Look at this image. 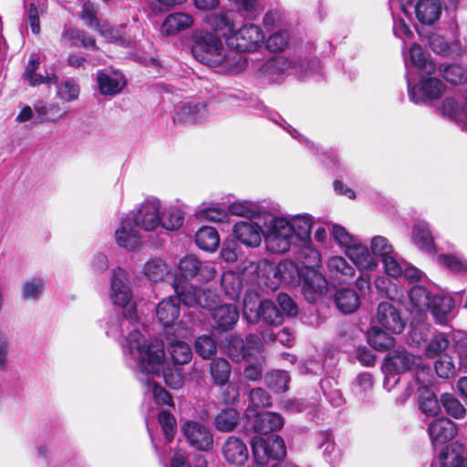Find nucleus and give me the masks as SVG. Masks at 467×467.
Segmentation results:
<instances>
[{
	"label": "nucleus",
	"instance_id": "1",
	"mask_svg": "<svg viewBox=\"0 0 467 467\" xmlns=\"http://www.w3.org/2000/svg\"><path fill=\"white\" fill-rule=\"evenodd\" d=\"M122 348L127 366L134 370L138 379L146 388V393L159 406L174 407L170 393L153 380V377L160 372L165 357L162 342L150 341L141 333L133 331Z\"/></svg>",
	"mask_w": 467,
	"mask_h": 467
},
{
	"label": "nucleus",
	"instance_id": "2",
	"mask_svg": "<svg viewBox=\"0 0 467 467\" xmlns=\"http://www.w3.org/2000/svg\"><path fill=\"white\" fill-rule=\"evenodd\" d=\"M313 218L306 213L286 217H273L264 229L265 248L272 254H285L292 246L304 244L310 238Z\"/></svg>",
	"mask_w": 467,
	"mask_h": 467
},
{
	"label": "nucleus",
	"instance_id": "3",
	"mask_svg": "<svg viewBox=\"0 0 467 467\" xmlns=\"http://www.w3.org/2000/svg\"><path fill=\"white\" fill-rule=\"evenodd\" d=\"M192 53L200 63L223 74H239L247 66L244 55L228 51L217 35L207 31H199L193 35Z\"/></svg>",
	"mask_w": 467,
	"mask_h": 467
},
{
	"label": "nucleus",
	"instance_id": "4",
	"mask_svg": "<svg viewBox=\"0 0 467 467\" xmlns=\"http://www.w3.org/2000/svg\"><path fill=\"white\" fill-rule=\"evenodd\" d=\"M205 22L225 39L230 48L239 51V54L256 51L265 42L263 30L254 24H244L236 30L223 14L207 16Z\"/></svg>",
	"mask_w": 467,
	"mask_h": 467
},
{
	"label": "nucleus",
	"instance_id": "5",
	"mask_svg": "<svg viewBox=\"0 0 467 467\" xmlns=\"http://www.w3.org/2000/svg\"><path fill=\"white\" fill-rule=\"evenodd\" d=\"M320 62L317 58L303 59L299 57H275L268 59L260 68V74L272 83H279L286 75L303 78L317 73Z\"/></svg>",
	"mask_w": 467,
	"mask_h": 467
},
{
	"label": "nucleus",
	"instance_id": "6",
	"mask_svg": "<svg viewBox=\"0 0 467 467\" xmlns=\"http://www.w3.org/2000/svg\"><path fill=\"white\" fill-rule=\"evenodd\" d=\"M330 234L357 268H372L375 266L376 263L369 254L368 247L358 237L351 234L339 224H333Z\"/></svg>",
	"mask_w": 467,
	"mask_h": 467
},
{
	"label": "nucleus",
	"instance_id": "7",
	"mask_svg": "<svg viewBox=\"0 0 467 467\" xmlns=\"http://www.w3.org/2000/svg\"><path fill=\"white\" fill-rule=\"evenodd\" d=\"M251 447L254 461L259 465L281 460L286 454L285 441L276 434L266 437L255 436L251 441Z\"/></svg>",
	"mask_w": 467,
	"mask_h": 467
},
{
	"label": "nucleus",
	"instance_id": "8",
	"mask_svg": "<svg viewBox=\"0 0 467 467\" xmlns=\"http://www.w3.org/2000/svg\"><path fill=\"white\" fill-rule=\"evenodd\" d=\"M408 95L410 99L416 103L438 99L445 92V84L431 75H420L419 83H413L409 73L406 75Z\"/></svg>",
	"mask_w": 467,
	"mask_h": 467
},
{
	"label": "nucleus",
	"instance_id": "9",
	"mask_svg": "<svg viewBox=\"0 0 467 467\" xmlns=\"http://www.w3.org/2000/svg\"><path fill=\"white\" fill-rule=\"evenodd\" d=\"M225 353L234 362L250 360L252 356L260 354L263 342L259 336L249 334L244 341L240 337L231 335L225 339L223 346Z\"/></svg>",
	"mask_w": 467,
	"mask_h": 467
},
{
	"label": "nucleus",
	"instance_id": "10",
	"mask_svg": "<svg viewBox=\"0 0 467 467\" xmlns=\"http://www.w3.org/2000/svg\"><path fill=\"white\" fill-rule=\"evenodd\" d=\"M302 254L306 258V271L304 275V290H312L317 294H323L327 291L326 278L314 268L319 265L320 254L317 249L310 246H305Z\"/></svg>",
	"mask_w": 467,
	"mask_h": 467
},
{
	"label": "nucleus",
	"instance_id": "11",
	"mask_svg": "<svg viewBox=\"0 0 467 467\" xmlns=\"http://www.w3.org/2000/svg\"><path fill=\"white\" fill-rule=\"evenodd\" d=\"M182 432L190 446L202 451L213 447V435L208 426L198 420H187L182 425Z\"/></svg>",
	"mask_w": 467,
	"mask_h": 467
},
{
	"label": "nucleus",
	"instance_id": "12",
	"mask_svg": "<svg viewBox=\"0 0 467 467\" xmlns=\"http://www.w3.org/2000/svg\"><path fill=\"white\" fill-rule=\"evenodd\" d=\"M161 201L155 197L147 198L130 218L137 227L154 231L161 225Z\"/></svg>",
	"mask_w": 467,
	"mask_h": 467
},
{
	"label": "nucleus",
	"instance_id": "13",
	"mask_svg": "<svg viewBox=\"0 0 467 467\" xmlns=\"http://www.w3.org/2000/svg\"><path fill=\"white\" fill-rule=\"evenodd\" d=\"M109 297L113 304L121 307L131 306L132 291L128 273L121 267H116L111 271Z\"/></svg>",
	"mask_w": 467,
	"mask_h": 467
},
{
	"label": "nucleus",
	"instance_id": "14",
	"mask_svg": "<svg viewBox=\"0 0 467 467\" xmlns=\"http://www.w3.org/2000/svg\"><path fill=\"white\" fill-rule=\"evenodd\" d=\"M178 268L183 277L193 279L201 283L212 280L216 275L213 263L202 262L193 255H187L182 258L179 262Z\"/></svg>",
	"mask_w": 467,
	"mask_h": 467
},
{
	"label": "nucleus",
	"instance_id": "15",
	"mask_svg": "<svg viewBox=\"0 0 467 467\" xmlns=\"http://www.w3.org/2000/svg\"><path fill=\"white\" fill-rule=\"evenodd\" d=\"M376 321L379 327L392 334L401 333L406 324L400 311L392 303L388 301L379 304Z\"/></svg>",
	"mask_w": 467,
	"mask_h": 467
},
{
	"label": "nucleus",
	"instance_id": "16",
	"mask_svg": "<svg viewBox=\"0 0 467 467\" xmlns=\"http://www.w3.org/2000/svg\"><path fill=\"white\" fill-rule=\"evenodd\" d=\"M208 114L205 102H181L174 108L173 120L179 123L196 124L206 119Z\"/></svg>",
	"mask_w": 467,
	"mask_h": 467
},
{
	"label": "nucleus",
	"instance_id": "17",
	"mask_svg": "<svg viewBox=\"0 0 467 467\" xmlns=\"http://www.w3.org/2000/svg\"><path fill=\"white\" fill-rule=\"evenodd\" d=\"M422 363L420 357H416L404 348H398L385 358L382 370L384 373L404 372Z\"/></svg>",
	"mask_w": 467,
	"mask_h": 467
},
{
	"label": "nucleus",
	"instance_id": "18",
	"mask_svg": "<svg viewBox=\"0 0 467 467\" xmlns=\"http://www.w3.org/2000/svg\"><path fill=\"white\" fill-rule=\"evenodd\" d=\"M176 296H169L161 300L156 307V316L163 327H171L180 316V304L182 303V288L178 284L173 285Z\"/></svg>",
	"mask_w": 467,
	"mask_h": 467
},
{
	"label": "nucleus",
	"instance_id": "19",
	"mask_svg": "<svg viewBox=\"0 0 467 467\" xmlns=\"http://www.w3.org/2000/svg\"><path fill=\"white\" fill-rule=\"evenodd\" d=\"M455 422L448 418H438L431 421L428 433L433 447L442 446L449 442L457 434Z\"/></svg>",
	"mask_w": 467,
	"mask_h": 467
},
{
	"label": "nucleus",
	"instance_id": "20",
	"mask_svg": "<svg viewBox=\"0 0 467 467\" xmlns=\"http://www.w3.org/2000/svg\"><path fill=\"white\" fill-rule=\"evenodd\" d=\"M181 297L186 306H199L213 311L217 296L211 290H204L194 285L182 288Z\"/></svg>",
	"mask_w": 467,
	"mask_h": 467
},
{
	"label": "nucleus",
	"instance_id": "21",
	"mask_svg": "<svg viewBox=\"0 0 467 467\" xmlns=\"http://www.w3.org/2000/svg\"><path fill=\"white\" fill-rule=\"evenodd\" d=\"M222 452L224 460L235 467H243L249 458L246 444L236 436H229L223 442Z\"/></svg>",
	"mask_w": 467,
	"mask_h": 467
},
{
	"label": "nucleus",
	"instance_id": "22",
	"mask_svg": "<svg viewBox=\"0 0 467 467\" xmlns=\"http://www.w3.org/2000/svg\"><path fill=\"white\" fill-rule=\"evenodd\" d=\"M234 236L247 247H258L264 236V230L257 223L240 221L233 227Z\"/></svg>",
	"mask_w": 467,
	"mask_h": 467
},
{
	"label": "nucleus",
	"instance_id": "23",
	"mask_svg": "<svg viewBox=\"0 0 467 467\" xmlns=\"http://www.w3.org/2000/svg\"><path fill=\"white\" fill-rule=\"evenodd\" d=\"M454 307L455 302L451 296L437 294L432 296L427 310L431 312L435 323L445 325L452 319Z\"/></svg>",
	"mask_w": 467,
	"mask_h": 467
},
{
	"label": "nucleus",
	"instance_id": "24",
	"mask_svg": "<svg viewBox=\"0 0 467 467\" xmlns=\"http://www.w3.org/2000/svg\"><path fill=\"white\" fill-rule=\"evenodd\" d=\"M97 82L99 92L108 96H115L120 93L126 86L123 74L118 71H98Z\"/></svg>",
	"mask_w": 467,
	"mask_h": 467
},
{
	"label": "nucleus",
	"instance_id": "25",
	"mask_svg": "<svg viewBox=\"0 0 467 467\" xmlns=\"http://www.w3.org/2000/svg\"><path fill=\"white\" fill-rule=\"evenodd\" d=\"M135 321H137L135 309H129L128 313L123 317L119 315L113 316L110 317L106 334L108 337H111L119 341L121 348L123 349L122 345L126 344V339L129 337L127 336L122 341H120V338L124 335V329H129ZM133 331L140 332L138 329H132L128 335Z\"/></svg>",
	"mask_w": 467,
	"mask_h": 467
},
{
	"label": "nucleus",
	"instance_id": "26",
	"mask_svg": "<svg viewBox=\"0 0 467 467\" xmlns=\"http://www.w3.org/2000/svg\"><path fill=\"white\" fill-rule=\"evenodd\" d=\"M115 239L119 246L130 251L140 245V235L130 218L127 217L121 221L120 226L115 231Z\"/></svg>",
	"mask_w": 467,
	"mask_h": 467
},
{
	"label": "nucleus",
	"instance_id": "27",
	"mask_svg": "<svg viewBox=\"0 0 467 467\" xmlns=\"http://www.w3.org/2000/svg\"><path fill=\"white\" fill-rule=\"evenodd\" d=\"M212 317L216 325V329L228 331L233 329L237 323L239 310L233 304H223L213 309Z\"/></svg>",
	"mask_w": 467,
	"mask_h": 467
},
{
	"label": "nucleus",
	"instance_id": "28",
	"mask_svg": "<svg viewBox=\"0 0 467 467\" xmlns=\"http://www.w3.org/2000/svg\"><path fill=\"white\" fill-rule=\"evenodd\" d=\"M441 0H418L414 5L417 20L426 26L436 23L441 17Z\"/></svg>",
	"mask_w": 467,
	"mask_h": 467
},
{
	"label": "nucleus",
	"instance_id": "29",
	"mask_svg": "<svg viewBox=\"0 0 467 467\" xmlns=\"http://www.w3.org/2000/svg\"><path fill=\"white\" fill-rule=\"evenodd\" d=\"M410 53V65L405 57V65L407 67V74L410 73V67L417 69L419 75H432L436 71L434 63L428 57L422 48L418 44H412L409 50ZM410 76V74H409Z\"/></svg>",
	"mask_w": 467,
	"mask_h": 467
},
{
	"label": "nucleus",
	"instance_id": "30",
	"mask_svg": "<svg viewBox=\"0 0 467 467\" xmlns=\"http://www.w3.org/2000/svg\"><path fill=\"white\" fill-rule=\"evenodd\" d=\"M369 254L376 265L372 268H358L361 272H372L379 267V260L381 262L395 251L392 243L383 235H375L369 242Z\"/></svg>",
	"mask_w": 467,
	"mask_h": 467
},
{
	"label": "nucleus",
	"instance_id": "31",
	"mask_svg": "<svg viewBox=\"0 0 467 467\" xmlns=\"http://www.w3.org/2000/svg\"><path fill=\"white\" fill-rule=\"evenodd\" d=\"M142 275L150 283H160L171 276V267L161 258H150L143 265Z\"/></svg>",
	"mask_w": 467,
	"mask_h": 467
},
{
	"label": "nucleus",
	"instance_id": "32",
	"mask_svg": "<svg viewBox=\"0 0 467 467\" xmlns=\"http://www.w3.org/2000/svg\"><path fill=\"white\" fill-rule=\"evenodd\" d=\"M303 273L298 265L291 260H282L275 267L274 276L285 285H296L300 283Z\"/></svg>",
	"mask_w": 467,
	"mask_h": 467
},
{
	"label": "nucleus",
	"instance_id": "33",
	"mask_svg": "<svg viewBox=\"0 0 467 467\" xmlns=\"http://www.w3.org/2000/svg\"><path fill=\"white\" fill-rule=\"evenodd\" d=\"M327 270L332 278L338 279L339 282L345 283L355 276L356 270L342 256H333L327 261Z\"/></svg>",
	"mask_w": 467,
	"mask_h": 467
},
{
	"label": "nucleus",
	"instance_id": "34",
	"mask_svg": "<svg viewBox=\"0 0 467 467\" xmlns=\"http://www.w3.org/2000/svg\"><path fill=\"white\" fill-rule=\"evenodd\" d=\"M284 425V420L278 413L265 411L255 416L253 428L256 432L267 434L280 430Z\"/></svg>",
	"mask_w": 467,
	"mask_h": 467
},
{
	"label": "nucleus",
	"instance_id": "35",
	"mask_svg": "<svg viewBox=\"0 0 467 467\" xmlns=\"http://www.w3.org/2000/svg\"><path fill=\"white\" fill-rule=\"evenodd\" d=\"M192 17L185 13L169 15L161 25V32L165 35H175L192 26Z\"/></svg>",
	"mask_w": 467,
	"mask_h": 467
},
{
	"label": "nucleus",
	"instance_id": "36",
	"mask_svg": "<svg viewBox=\"0 0 467 467\" xmlns=\"http://www.w3.org/2000/svg\"><path fill=\"white\" fill-rule=\"evenodd\" d=\"M412 242L420 250L431 253L433 251V238L429 223L425 221L417 222L413 226Z\"/></svg>",
	"mask_w": 467,
	"mask_h": 467
},
{
	"label": "nucleus",
	"instance_id": "37",
	"mask_svg": "<svg viewBox=\"0 0 467 467\" xmlns=\"http://www.w3.org/2000/svg\"><path fill=\"white\" fill-rule=\"evenodd\" d=\"M392 333L383 329L381 327H372L367 335L368 344L379 351L389 349L395 344Z\"/></svg>",
	"mask_w": 467,
	"mask_h": 467
},
{
	"label": "nucleus",
	"instance_id": "38",
	"mask_svg": "<svg viewBox=\"0 0 467 467\" xmlns=\"http://www.w3.org/2000/svg\"><path fill=\"white\" fill-rule=\"evenodd\" d=\"M431 297V294L425 287L421 285L412 286L409 291L410 311H416L420 316L425 315Z\"/></svg>",
	"mask_w": 467,
	"mask_h": 467
},
{
	"label": "nucleus",
	"instance_id": "39",
	"mask_svg": "<svg viewBox=\"0 0 467 467\" xmlns=\"http://www.w3.org/2000/svg\"><path fill=\"white\" fill-rule=\"evenodd\" d=\"M240 414L234 408L229 407L221 410L213 419L215 429L222 432L232 431L238 424Z\"/></svg>",
	"mask_w": 467,
	"mask_h": 467
},
{
	"label": "nucleus",
	"instance_id": "40",
	"mask_svg": "<svg viewBox=\"0 0 467 467\" xmlns=\"http://www.w3.org/2000/svg\"><path fill=\"white\" fill-rule=\"evenodd\" d=\"M337 307L345 314H350L359 306L358 294L350 288L338 289L334 297Z\"/></svg>",
	"mask_w": 467,
	"mask_h": 467
},
{
	"label": "nucleus",
	"instance_id": "41",
	"mask_svg": "<svg viewBox=\"0 0 467 467\" xmlns=\"http://www.w3.org/2000/svg\"><path fill=\"white\" fill-rule=\"evenodd\" d=\"M39 63V57L36 55L31 56L24 74L25 78L29 82V84L31 86H37L44 83H57V78L54 73H47L46 76L36 73Z\"/></svg>",
	"mask_w": 467,
	"mask_h": 467
},
{
	"label": "nucleus",
	"instance_id": "42",
	"mask_svg": "<svg viewBox=\"0 0 467 467\" xmlns=\"http://www.w3.org/2000/svg\"><path fill=\"white\" fill-rule=\"evenodd\" d=\"M195 244L203 251H215L220 244L218 232L215 228L210 226L200 228L195 234Z\"/></svg>",
	"mask_w": 467,
	"mask_h": 467
},
{
	"label": "nucleus",
	"instance_id": "43",
	"mask_svg": "<svg viewBox=\"0 0 467 467\" xmlns=\"http://www.w3.org/2000/svg\"><path fill=\"white\" fill-rule=\"evenodd\" d=\"M80 94V86L74 78L62 79L56 87V96L63 102L69 103L77 100Z\"/></svg>",
	"mask_w": 467,
	"mask_h": 467
},
{
	"label": "nucleus",
	"instance_id": "44",
	"mask_svg": "<svg viewBox=\"0 0 467 467\" xmlns=\"http://www.w3.org/2000/svg\"><path fill=\"white\" fill-rule=\"evenodd\" d=\"M231 214L249 219L260 218L265 213L259 203L244 200L237 201L228 206Z\"/></svg>",
	"mask_w": 467,
	"mask_h": 467
},
{
	"label": "nucleus",
	"instance_id": "45",
	"mask_svg": "<svg viewBox=\"0 0 467 467\" xmlns=\"http://www.w3.org/2000/svg\"><path fill=\"white\" fill-rule=\"evenodd\" d=\"M168 352L174 363L187 364L192 358V348L185 341L173 337L168 342Z\"/></svg>",
	"mask_w": 467,
	"mask_h": 467
},
{
	"label": "nucleus",
	"instance_id": "46",
	"mask_svg": "<svg viewBox=\"0 0 467 467\" xmlns=\"http://www.w3.org/2000/svg\"><path fill=\"white\" fill-rule=\"evenodd\" d=\"M259 321L268 326L269 328L275 329L284 321V317L273 301L264 300L261 303Z\"/></svg>",
	"mask_w": 467,
	"mask_h": 467
},
{
	"label": "nucleus",
	"instance_id": "47",
	"mask_svg": "<svg viewBox=\"0 0 467 467\" xmlns=\"http://www.w3.org/2000/svg\"><path fill=\"white\" fill-rule=\"evenodd\" d=\"M221 286L229 299L236 300L243 290L242 278L233 271L224 272L221 277Z\"/></svg>",
	"mask_w": 467,
	"mask_h": 467
},
{
	"label": "nucleus",
	"instance_id": "48",
	"mask_svg": "<svg viewBox=\"0 0 467 467\" xmlns=\"http://www.w3.org/2000/svg\"><path fill=\"white\" fill-rule=\"evenodd\" d=\"M449 346L450 341L448 337L444 333L437 332L430 338L428 337L424 348V354L428 358L441 357L444 355Z\"/></svg>",
	"mask_w": 467,
	"mask_h": 467
},
{
	"label": "nucleus",
	"instance_id": "49",
	"mask_svg": "<svg viewBox=\"0 0 467 467\" xmlns=\"http://www.w3.org/2000/svg\"><path fill=\"white\" fill-rule=\"evenodd\" d=\"M439 112L459 125L467 118L466 107L460 106L453 98L447 97L438 108Z\"/></svg>",
	"mask_w": 467,
	"mask_h": 467
},
{
	"label": "nucleus",
	"instance_id": "50",
	"mask_svg": "<svg viewBox=\"0 0 467 467\" xmlns=\"http://www.w3.org/2000/svg\"><path fill=\"white\" fill-rule=\"evenodd\" d=\"M210 374L215 385L225 386L230 379L231 366L225 358H215L210 363Z\"/></svg>",
	"mask_w": 467,
	"mask_h": 467
},
{
	"label": "nucleus",
	"instance_id": "51",
	"mask_svg": "<svg viewBox=\"0 0 467 467\" xmlns=\"http://www.w3.org/2000/svg\"><path fill=\"white\" fill-rule=\"evenodd\" d=\"M34 108L37 114V118L41 122H55L62 119L67 114V112H60V108L57 104L50 102L39 101Z\"/></svg>",
	"mask_w": 467,
	"mask_h": 467
},
{
	"label": "nucleus",
	"instance_id": "52",
	"mask_svg": "<svg viewBox=\"0 0 467 467\" xmlns=\"http://www.w3.org/2000/svg\"><path fill=\"white\" fill-rule=\"evenodd\" d=\"M438 463L441 467H465V458L455 450L453 445L446 446L441 451L438 457Z\"/></svg>",
	"mask_w": 467,
	"mask_h": 467
},
{
	"label": "nucleus",
	"instance_id": "53",
	"mask_svg": "<svg viewBox=\"0 0 467 467\" xmlns=\"http://www.w3.org/2000/svg\"><path fill=\"white\" fill-rule=\"evenodd\" d=\"M440 72L443 78L452 85H462L467 82V70L457 64H441Z\"/></svg>",
	"mask_w": 467,
	"mask_h": 467
},
{
	"label": "nucleus",
	"instance_id": "54",
	"mask_svg": "<svg viewBox=\"0 0 467 467\" xmlns=\"http://www.w3.org/2000/svg\"><path fill=\"white\" fill-rule=\"evenodd\" d=\"M261 303L259 296L255 292H247L244 298V316L249 323L259 322V313L261 311Z\"/></svg>",
	"mask_w": 467,
	"mask_h": 467
},
{
	"label": "nucleus",
	"instance_id": "55",
	"mask_svg": "<svg viewBox=\"0 0 467 467\" xmlns=\"http://www.w3.org/2000/svg\"><path fill=\"white\" fill-rule=\"evenodd\" d=\"M265 381L270 389L284 392L288 389L290 376L285 370L275 369L265 375Z\"/></svg>",
	"mask_w": 467,
	"mask_h": 467
},
{
	"label": "nucleus",
	"instance_id": "56",
	"mask_svg": "<svg viewBox=\"0 0 467 467\" xmlns=\"http://www.w3.org/2000/svg\"><path fill=\"white\" fill-rule=\"evenodd\" d=\"M431 50L441 56H458L461 48L458 43H449L443 36L432 35L430 37Z\"/></svg>",
	"mask_w": 467,
	"mask_h": 467
},
{
	"label": "nucleus",
	"instance_id": "57",
	"mask_svg": "<svg viewBox=\"0 0 467 467\" xmlns=\"http://www.w3.org/2000/svg\"><path fill=\"white\" fill-rule=\"evenodd\" d=\"M230 4L244 17L254 19L264 9L263 0H229Z\"/></svg>",
	"mask_w": 467,
	"mask_h": 467
},
{
	"label": "nucleus",
	"instance_id": "58",
	"mask_svg": "<svg viewBox=\"0 0 467 467\" xmlns=\"http://www.w3.org/2000/svg\"><path fill=\"white\" fill-rule=\"evenodd\" d=\"M441 403L447 414L452 418L461 420L466 416L465 407L453 394L443 393L441 396Z\"/></svg>",
	"mask_w": 467,
	"mask_h": 467
},
{
	"label": "nucleus",
	"instance_id": "59",
	"mask_svg": "<svg viewBox=\"0 0 467 467\" xmlns=\"http://www.w3.org/2000/svg\"><path fill=\"white\" fill-rule=\"evenodd\" d=\"M441 399L429 390H424L419 400L420 410L428 416H435L441 411Z\"/></svg>",
	"mask_w": 467,
	"mask_h": 467
},
{
	"label": "nucleus",
	"instance_id": "60",
	"mask_svg": "<svg viewBox=\"0 0 467 467\" xmlns=\"http://www.w3.org/2000/svg\"><path fill=\"white\" fill-rule=\"evenodd\" d=\"M194 349L197 355L202 357L203 359H209L216 353L217 345L213 337L202 335L196 337Z\"/></svg>",
	"mask_w": 467,
	"mask_h": 467
},
{
	"label": "nucleus",
	"instance_id": "61",
	"mask_svg": "<svg viewBox=\"0 0 467 467\" xmlns=\"http://www.w3.org/2000/svg\"><path fill=\"white\" fill-rule=\"evenodd\" d=\"M183 220L182 212L175 207H171L161 214V225L169 231L179 229L182 225Z\"/></svg>",
	"mask_w": 467,
	"mask_h": 467
},
{
	"label": "nucleus",
	"instance_id": "62",
	"mask_svg": "<svg viewBox=\"0 0 467 467\" xmlns=\"http://www.w3.org/2000/svg\"><path fill=\"white\" fill-rule=\"evenodd\" d=\"M406 263L396 252L381 261L385 273L394 278L402 277Z\"/></svg>",
	"mask_w": 467,
	"mask_h": 467
},
{
	"label": "nucleus",
	"instance_id": "63",
	"mask_svg": "<svg viewBox=\"0 0 467 467\" xmlns=\"http://www.w3.org/2000/svg\"><path fill=\"white\" fill-rule=\"evenodd\" d=\"M438 261L453 273L467 272V261L458 254H440Z\"/></svg>",
	"mask_w": 467,
	"mask_h": 467
},
{
	"label": "nucleus",
	"instance_id": "64",
	"mask_svg": "<svg viewBox=\"0 0 467 467\" xmlns=\"http://www.w3.org/2000/svg\"><path fill=\"white\" fill-rule=\"evenodd\" d=\"M290 36L287 30L280 29L271 34L265 40V47L271 52L282 51L288 45Z\"/></svg>",
	"mask_w": 467,
	"mask_h": 467
}]
</instances>
